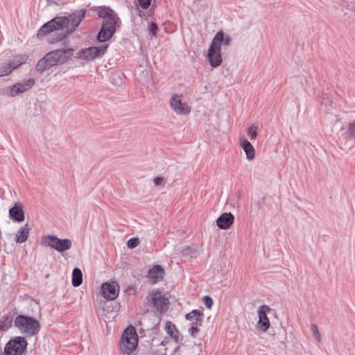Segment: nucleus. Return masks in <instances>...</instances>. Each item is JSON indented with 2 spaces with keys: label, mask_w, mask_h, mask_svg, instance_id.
Returning <instances> with one entry per match:
<instances>
[{
  "label": "nucleus",
  "mask_w": 355,
  "mask_h": 355,
  "mask_svg": "<svg viewBox=\"0 0 355 355\" xmlns=\"http://www.w3.org/2000/svg\"><path fill=\"white\" fill-rule=\"evenodd\" d=\"M85 16V12L80 10L77 13H73L68 17H57L43 25L39 35H46L53 31L62 30L67 34L72 33L78 26Z\"/></svg>",
  "instance_id": "obj_1"
},
{
  "label": "nucleus",
  "mask_w": 355,
  "mask_h": 355,
  "mask_svg": "<svg viewBox=\"0 0 355 355\" xmlns=\"http://www.w3.org/2000/svg\"><path fill=\"white\" fill-rule=\"evenodd\" d=\"M231 41L230 36L223 31H219L215 35L205 55L209 64L213 68L221 65L223 62L221 46L222 45L224 46H230Z\"/></svg>",
  "instance_id": "obj_2"
},
{
  "label": "nucleus",
  "mask_w": 355,
  "mask_h": 355,
  "mask_svg": "<svg viewBox=\"0 0 355 355\" xmlns=\"http://www.w3.org/2000/svg\"><path fill=\"white\" fill-rule=\"evenodd\" d=\"M71 48L59 49L46 53L36 65L37 71H43L48 68L65 63L73 55Z\"/></svg>",
  "instance_id": "obj_3"
},
{
  "label": "nucleus",
  "mask_w": 355,
  "mask_h": 355,
  "mask_svg": "<svg viewBox=\"0 0 355 355\" xmlns=\"http://www.w3.org/2000/svg\"><path fill=\"white\" fill-rule=\"evenodd\" d=\"M139 343V336L133 326L128 327L119 341V349L123 355H133Z\"/></svg>",
  "instance_id": "obj_4"
},
{
  "label": "nucleus",
  "mask_w": 355,
  "mask_h": 355,
  "mask_svg": "<svg viewBox=\"0 0 355 355\" xmlns=\"http://www.w3.org/2000/svg\"><path fill=\"white\" fill-rule=\"evenodd\" d=\"M15 326L24 334L33 336L37 334L40 329L39 321L24 315H19L16 318Z\"/></svg>",
  "instance_id": "obj_5"
},
{
  "label": "nucleus",
  "mask_w": 355,
  "mask_h": 355,
  "mask_svg": "<svg viewBox=\"0 0 355 355\" xmlns=\"http://www.w3.org/2000/svg\"><path fill=\"white\" fill-rule=\"evenodd\" d=\"M40 244L45 247L53 248L59 252L69 250L71 247V241L69 239H61L53 235L42 236Z\"/></svg>",
  "instance_id": "obj_6"
},
{
  "label": "nucleus",
  "mask_w": 355,
  "mask_h": 355,
  "mask_svg": "<svg viewBox=\"0 0 355 355\" xmlns=\"http://www.w3.org/2000/svg\"><path fill=\"white\" fill-rule=\"evenodd\" d=\"M27 346L26 340L22 337H17L8 342L5 347L6 355H21Z\"/></svg>",
  "instance_id": "obj_7"
},
{
  "label": "nucleus",
  "mask_w": 355,
  "mask_h": 355,
  "mask_svg": "<svg viewBox=\"0 0 355 355\" xmlns=\"http://www.w3.org/2000/svg\"><path fill=\"white\" fill-rule=\"evenodd\" d=\"M182 95L173 96L170 101V105L176 114L187 116L191 113V107L187 103L182 101Z\"/></svg>",
  "instance_id": "obj_8"
},
{
  "label": "nucleus",
  "mask_w": 355,
  "mask_h": 355,
  "mask_svg": "<svg viewBox=\"0 0 355 355\" xmlns=\"http://www.w3.org/2000/svg\"><path fill=\"white\" fill-rule=\"evenodd\" d=\"M107 48V44H103L98 47H89L78 51L77 53V58L85 60H93L96 58L101 57L103 55Z\"/></svg>",
  "instance_id": "obj_9"
},
{
  "label": "nucleus",
  "mask_w": 355,
  "mask_h": 355,
  "mask_svg": "<svg viewBox=\"0 0 355 355\" xmlns=\"http://www.w3.org/2000/svg\"><path fill=\"white\" fill-rule=\"evenodd\" d=\"M340 142L346 147L355 141V121L343 128L338 132Z\"/></svg>",
  "instance_id": "obj_10"
},
{
  "label": "nucleus",
  "mask_w": 355,
  "mask_h": 355,
  "mask_svg": "<svg viewBox=\"0 0 355 355\" xmlns=\"http://www.w3.org/2000/svg\"><path fill=\"white\" fill-rule=\"evenodd\" d=\"M28 59L26 55L16 56L12 61L3 64L0 67V77L10 74L14 69L24 63Z\"/></svg>",
  "instance_id": "obj_11"
},
{
  "label": "nucleus",
  "mask_w": 355,
  "mask_h": 355,
  "mask_svg": "<svg viewBox=\"0 0 355 355\" xmlns=\"http://www.w3.org/2000/svg\"><path fill=\"white\" fill-rule=\"evenodd\" d=\"M34 84L35 80L33 78H30L21 83H17L7 88V94L9 96L14 97L29 90L34 85Z\"/></svg>",
  "instance_id": "obj_12"
},
{
  "label": "nucleus",
  "mask_w": 355,
  "mask_h": 355,
  "mask_svg": "<svg viewBox=\"0 0 355 355\" xmlns=\"http://www.w3.org/2000/svg\"><path fill=\"white\" fill-rule=\"evenodd\" d=\"M116 24L114 23L113 18H111L109 21H105L98 35V40L103 42L111 38L116 31Z\"/></svg>",
  "instance_id": "obj_13"
},
{
  "label": "nucleus",
  "mask_w": 355,
  "mask_h": 355,
  "mask_svg": "<svg viewBox=\"0 0 355 355\" xmlns=\"http://www.w3.org/2000/svg\"><path fill=\"white\" fill-rule=\"evenodd\" d=\"M119 292V286L116 282H105L101 286V293L107 300H114Z\"/></svg>",
  "instance_id": "obj_14"
},
{
  "label": "nucleus",
  "mask_w": 355,
  "mask_h": 355,
  "mask_svg": "<svg viewBox=\"0 0 355 355\" xmlns=\"http://www.w3.org/2000/svg\"><path fill=\"white\" fill-rule=\"evenodd\" d=\"M338 5L340 13L345 19L355 17V0H340Z\"/></svg>",
  "instance_id": "obj_15"
},
{
  "label": "nucleus",
  "mask_w": 355,
  "mask_h": 355,
  "mask_svg": "<svg viewBox=\"0 0 355 355\" xmlns=\"http://www.w3.org/2000/svg\"><path fill=\"white\" fill-rule=\"evenodd\" d=\"M269 311L270 308L266 305H262L258 309L257 328L262 331H266L270 327V321L266 314Z\"/></svg>",
  "instance_id": "obj_16"
},
{
  "label": "nucleus",
  "mask_w": 355,
  "mask_h": 355,
  "mask_svg": "<svg viewBox=\"0 0 355 355\" xmlns=\"http://www.w3.org/2000/svg\"><path fill=\"white\" fill-rule=\"evenodd\" d=\"M150 302L155 309L162 311L168 303V299L162 295L158 291L150 293Z\"/></svg>",
  "instance_id": "obj_17"
},
{
  "label": "nucleus",
  "mask_w": 355,
  "mask_h": 355,
  "mask_svg": "<svg viewBox=\"0 0 355 355\" xmlns=\"http://www.w3.org/2000/svg\"><path fill=\"white\" fill-rule=\"evenodd\" d=\"M239 146L245 154V157L248 161H252L255 157V149L250 141L244 136L239 139Z\"/></svg>",
  "instance_id": "obj_18"
},
{
  "label": "nucleus",
  "mask_w": 355,
  "mask_h": 355,
  "mask_svg": "<svg viewBox=\"0 0 355 355\" xmlns=\"http://www.w3.org/2000/svg\"><path fill=\"white\" fill-rule=\"evenodd\" d=\"M234 221V215L230 212H225L218 218L216 225L221 230H228L233 225Z\"/></svg>",
  "instance_id": "obj_19"
},
{
  "label": "nucleus",
  "mask_w": 355,
  "mask_h": 355,
  "mask_svg": "<svg viewBox=\"0 0 355 355\" xmlns=\"http://www.w3.org/2000/svg\"><path fill=\"white\" fill-rule=\"evenodd\" d=\"M9 217L15 222L21 223L25 219L23 206L19 202H16L12 207L9 209Z\"/></svg>",
  "instance_id": "obj_20"
},
{
  "label": "nucleus",
  "mask_w": 355,
  "mask_h": 355,
  "mask_svg": "<svg viewBox=\"0 0 355 355\" xmlns=\"http://www.w3.org/2000/svg\"><path fill=\"white\" fill-rule=\"evenodd\" d=\"M177 250L182 256L188 257L191 259H196L200 254V250L196 245L180 246Z\"/></svg>",
  "instance_id": "obj_21"
},
{
  "label": "nucleus",
  "mask_w": 355,
  "mask_h": 355,
  "mask_svg": "<svg viewBox=\"0 0 355 355\" xmlns=\"http://www.w3.org/2000/svg\"><path fill=\"white\" fill-rule=\"evenodd\" d=\"M164 329L168 337L175 343H178L182 340V336H180L178 329L171 322L168 321L165 323Z\"/></svg>",
  "instance_id": "obj_22"
},
{
  "label": "nucleus",
  "mask_w": 355,
  "mask_h": 355,
  "mask_svg": "<svg viewBox=\"0 0 355 355\" xmlns=\"http://www.w3.org/2000/svg\"><path fill=\"white\" fill-rule=\"evenodd\" d=\"M164 275V268L159 265L155 266L149 270L148 273V278L152 283L155 284L163 279Z\"/></svg>",
  "instance_id": "obj_23"
},
{
  "label": "nucleus",
  "mask_w": 355,
  "mask_h": 355,
  "mask_svg": "<svg viewBox=\"0 0 355 355\" xmlns=\"http://www.w3.org/2000/svg\"><path fill=\"white\" fill-rule=\"evenodd\" d=\"M30 230L31 229L28 224H26L24 226L19 228L17 232L15 234V242L24 243L26 241L29 236Z\"/></svg>",
  "instance_id": "obj_24"
},
{
  "label": "nucleus",
  "mask_w": 355,
  "mask_h": 355,
  "mask_svg": "<svg viewBox=\"0 0 355 355\" xmlns=\"http://www.w3.org/2000/svg\"><path fill=\"white\" fill-rule=\"evenodd\" d=\"M203 315V313L198 310H193L186 315V319L192 322L193 324L200 325L201 324V317Z\"/></svg>",
  "instance_id": "obj_25"
},
{
  "label": "nucleus",
  "mask_w": 355,
  "mask_h": 355,
  "mask_svg": "<svg viewBox=\"0 0 355 355\" xmlns=\"http://www.w3.org/2000/svg\"><path fill=\"white\" fill-rule=\"evenodd\" d=\"M98 14L100 17L106 19V21H109L111 18H113L114 23H117V17L116 15L112 10L107 8H101Z\"/></svg>",
  "instance_id": "obj_26"
},
{
  "label": "nucleus",
  "mask_w": 355,
  "mask_h": 355,
  "mask_svg": "<svg viewBox=\"0 0 355 355\" xmlns=\"http://www.w3.org/2000/svg\"><path fill=\"white\" fill-rule=\"evenodd\" d=\"M83 282V274L81 270L76 268H74L72 272V284L73 286H79Z\"/></svg>",
  "instance_id": "obj_27"
},
{
  "label": "nucleus",
  "mask_w": 355,
  "mask_h": 355,
  "mask_svg": "<svg viewBox=\"0 0 355 355\" xmlns=\"http://www.w3.org/2000/svg\"><path fill=\"white\" fill-rule=\"evenodd\" d=\"M248 137L251 141L255 140L258 135V125L253 124L246 129Z\"/></svg>",
  "instance_id": "obj_28"
},
{
  "label": "nucleus",
  "mask_w": 355,
  "mask_h": 355,
  "mask_svg": "<svg viewBox=\"0 0 355 355\" xmlns=\"http://www.w3.org/2000/svg\"><path fill=\"white\" fill-rule=\"evenodd\" d=\"M311 331L312 332L313 336L314 338L319 343L322 341V336L318 330V326L315 324H312L311 325Z\"/></svg>",
  "instance_id": "obj_29"
},
{
  "label": "nucleus",
  "mask_w": 355,
  "mask_h": 355,
  "mask_svg": "<svg viewBox=\"0 0 355 355\" xmlns=\"http://www.w3.org/2000/svg\"><path fill=\"white\" fill-rule=\"evenodd\" d=\"M139 244V239L137 237L132 238L128 240L127 243V246L130 249H132L136 248Z\"/></svg>",
  "instance_id": "obj_30"
},
{
  "label": "nucleus",
  "mask_w": 355,
  "mask_h": 355,
  "mask_svg": "<svg viewBox=\"0 0 355 355\" xmlns=\"http://www.w3.org/2000/svg\"><path fill=\"white\" fill-rule=\"evenodd\" d=\"M148 28L149 33L151 34L153 36H155L157 35L158 27L155 23H150L148 24Z\"/></svg>",
  "instance_id": "obj_31"
},
{
  "label": "nucleus",
  "mask_w": 355,
  "mask_h": 355,
  "mask_svg": "<svg viewBox=\"0 0 355 355\" xmlns=\"http://www.w3.org/2000/svg\"><path fill=\"white\" fill-rule=\"evenodd\" d=\"M202 301H203L205 306L208 309H211L212 305H213V300H212V299L209 296H208V295L204 296L203 298H202Z\"/></svg>",
  "instance_id": "obj_32"
},
{
  "label": "nucleus",
  "mask_w": 355,
  "mask_h": 355,
  "mask_svg": "<svg viewBox=\"0 0 355 355\" xmlns=\"http://www.w3.org/2000/svg\"><path fill=\"white\" fill-rule=\"evenodd\" d=\"M139 2V6L144 8L146 9L149 7V6L151 3L152 0H137Z\"/></svg>",
  "instance_id": "obj_33"
},
{
  "label": "nucleus",
  "mask_w": 355,
  "mask_h": 355,
  "mask_svg": "<svg viewBox=\"0 0 355 355\" xmlns=\"http://www.w3.org/2000/svg\"><path fill=\"white\" fill-rule=\"evenodd\" d=\"M153 183L155 186H160L164 184V179L162 177H155L153 178Z\"/></svg>",
  "instance_id": "obj_34"
},
{
  "label": "nucleus",
  "mask_w": 355,
  "mask_h": 355,
  "mask_svg": "<svg viewBox=\"0 0 355 355\" xmlns=\"http://www.w3.org/2000/svg\"><path fill=\"white\" fill-rule=\"evenodd\" d=\"M198 325L193 324V326L189 329V333L191 336H194L199 331Z\"/></svg>",
  "instance_id": "obj_35"
},
{
  "label": "nucleus",
  "mask_w": 355,
  "mask_h": 355,
  "mask_svg": "<svg viewBox=\"0 0 355 355\" xmlns=\"http://www.w3.org/2000/svg\"><path fill=\"white\" fill-rule=\"evenodd\" d=\"M167 338H166L164 340H163L162 343H161V345H163V346H165L166 345V343H168Z\"/></svg>",
  "instance_id": "obj_36"
},
{
  "label": "nucleus",
  "mask_w": 355,
  "mask_h": 355,
  "mask_svg": "<svg viewBox=\"0 0 355 355\" xmlns=\"http://www.w3.org/2000/svg\"><path fill=\"white\" fill-rule=\"evenodd\" d=\"M170 256H174L175 255V253L173 252H168ZM175 254H178V252H175Z\"/></svg>",
  "instance_id": "obj_37"
},
{
  "label": "nucleus",
  "mask_w": 355,
  "mask_h": 355,
  "mask_svg": "<svg viewBox=\"0 0 355 355\" xmlns=\"http://www.w3.org/2000/svg\"><path fill=\"white\" fill-rule=\"evenodd\" d=\"M0 355H4V354H3L2 353H0Z\"/></svg>",
  "instance_id": "obj_38"
}]
</instances>
